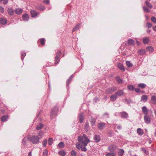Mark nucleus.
I'll return each mask as SVG.
<instances>
[{
  "label": "nucleus",
  "instance_id": "obj_1",
  "mask_svg": "<svg viewBox=\"0 0 156 156\" xmlns=\"http://www.w3.org/2000/svg\"><path fill=\"white\" fill-rule=\"evenodd\" d=\"M78 140L80 143H77L76 144V147L78 149L81 148L82 151H86L87 150L86 146L90 140L84 134L83 136H79L78 138Z\"/></svg>",
  "mask_w": 156,
  "mask_h": 156
},
{
  "label": "nucleus",
  "instance_id": "obj_2",
  "mask_svg": "<svg viewBox=\"0 0 156 156\" xmlns=\"http://www.w3.org/2000/svg\"><path fill=\"white\" fill-rule=\"evenodd\" d=\"M40 139L38 136L35 135L32 136L29 138V140L33 144H37L39 142Z\"/></svg>",
  "mask_w": 156,
  "mask_h": 156
},
{
  "label": "nucleus",
  "instance_id": "obj_3",
  "mask_svg": "<svg viewBox=\"0 0 156 156\" xmlns=\"http://www.w3.org/2000/svg\"><path fill=\"white\" fill-rule=\"evenodd\" d=\"M58 111V108L56 106L55 107L52 109L50 114V117L51 119L56 115Z\"/></svg>",
  "mask_w": 156,
  "mask_h": 156
},
{
  "label": "nucleus",
  "instance_id": "obj_4",
  "mask_svg": "<svg viewBox=\"0 0 156 156\" xmlns=\"http://www.w3.org/2000/svg\"><path fill=\"white\" fill-rule=\"evenodd\" d=\"M117 147V146L115 145L111 144L108 147V151L110 152H115Z\"/></svg>",
  "mask_w": 156,
  "mask_h": 156
},
{
  "label": "nucleus",
  "instance_id": "obj_5",
  "mask_svg": "<svg viewBox=\"0 0 156 156\" xmlns=\"http://www.w3.org/2000/svg\"><path fill=\"white\" fill-rule=\"evenodd\" d=\"M117 89L116 87H113L107 89L106 91V93L107 94L112 93L114 92Z\"/></svg>",
  "mask_w": 156,
  "mask_h": 156
},
{
  "label": "nucleus",
  "instance_id": "obj_6",
  "mask_svg": "<svg viewBox=\"0 0 156 156\" xmlns=\"http://www.w3.org/2000/svg\"><path fill=\"white\" fill-rule=\"evenodd\" d=\"M105 123L103 122H100L98 124V129L99 130H102L105 128Z\"/></svg>",
  "mask_w": 156,
  "mask_h": 156
},
{
  "label": "nucleus",
  "instance_id": "obj_7",
  "mask_svg": "<svg viewBox=\"0 0 156 156\" xmlns=\"http://www.w3.org/2000/svg\"><path fill=\"white\" fill-rule=\"evenodd\" d=\"M144 119L145 122L147 124H149L151 122V118L147 115H144Z\"/></svg>",
  "mask_w": 156,
  "mask_h": 156
},
{
  "label": "nucleus",
  "instance_id": "obj_8",
  "mask_svg": "<svg viewBox=\"0 0 156 156\" xmlns=\"http://www.w3.org/2000/svg\"><path fill=\"white\" fill-rule=\"evenodd\" d=\"M94 139L95 142L97 143L99 142L101 140L100 136L99 135H95L94 137Z\"/></svg>",
  "mask_w": 156,
  "mask_h": 156
},
{
  "label": "nucleus",
  "instance_id": "obj_9",
  "mask_svg": "<svg viewBox=\"0 0 156 156\" xmlns=\"http://www.w3.org/2000/svg\"><path fill=\"white\" fill-rule=\"evenodd\" d=\"M23 10L20 8L16 9L14 11L17 14L19 15L21 14L23 12Z\"/></svg>",
  "mask_w": 156,
  "mask_h": 156
},
{
  "label": "nucleus",
  "instance_id": "obj_10",
  "mask_svg": "<svg viewBox=\"0 0 156 156\" xmlns=\"http://www.w3.org/2000/svg\"><path fill=\"white\" fill-rule=\"evenodd\" d=\"M79 119L80 122V123H82L83 122L84 116L83 113H80L79 115Z\"/></svg>",
  "mask_w": 156,
  "mask_h": 156
},
{
  "label": "nucleus",
  "instance_id": "obj_11",
  "mask_svg": "<svg viewBox=\"0 0 156 156\" xmlns=\"http://www.w3.org/2000/svg\"><path fill=\"white\" fill-rule=\"evenodd\" d=\"M30 13L32 17H36L38 15L37 12L34 10H31L30 11Z\"/></svg>",
  "mask_w": 156,
  "mask_h": 156
},
{
  "label": "nucleus",
  "instance_id": "obj_12",
  "mask_svg": "<svg viewBox=\"0 0 156 156\" xmlns=\"http://www.w3.org/2000/svg\"><path fill=\"white\" fill-rule=\"evenodd\" d=\"M143 113L145 115H147L148 113V110L145 106L143 107L142 108Z\"/></svg>",
  "mask_w": 156,
  "mask_h": 156
},
{
  "label": "nucleus",
  "instance_id": "obj_13",
  "mask_svg": "<svg viewBox=\"0 0 156 156\" xmlns=\"http://www.w3.org/2000/svg\"><path fill=\"white\" fill-rule=\"evenodd\" d=\"M7 11L8 14L11 15H13L14 13V10L11 8H9L8 9Z\"/></svg>",
  "mask_w": 156,
  "mask_h": 156
},
{
  "label": "nucleus",
  "instance_id": "obj_14",
  "mask_svg": "<svg viewBox=\"0 0 156 156\" xmlns=\"http://www.w3.org/2000/svg\"><path fill=\"white\" fill-rule=\"evenodd\" d=\"M124 93V92L122 90H119L115 93L117 97L122 96L123 94Z\"/></svg>",
  "mask_w": 156,
  "mask_h": 156
},
{
  "label": "nucleus",
  "instance_id": "obj_15",
  "mask_svg": "<svg viewBox=\"0 0 156 156\" xmlns=\"http://www.w3.org/2000/svg\"><path fill=\"white\" fill-rule=\"evenodd\" d=\"M117 97L115 94V93L114 94L112 95L110 97V100L111 101H115L117 98Z\"/></svg>",
  "mask_w": 156,
  "mask_h": 156
},
{
  "label": "nucleus",
  "instance_id": "obj_16",
  "mask_svg": "<svg viewBox=\"0 0 156 156\" xmlns=\"http://www.w3.org/2000/svg\"><path fill=\"white\" fill-rule=\"evenodd\" d=\"M145 53V51L144 49H139L138 51V54L140 55H144Z\"/></svg>",
  "mask_w": 156,
  "mask_h": 156
},
{
  "label": "nucleus",
  "instance_id": "obj_17",
  "mask_svg": "<svg viewBox=\"0 0 156 156\" xmlns=\"http://www.w3.org/2000/svg\"><path fill=\"white\" fill-rule=\"evenodd\" d=\"M151 101L153 104H156V96L154 95L152 96Z\"/></svg>",
  "mask_w": 156,
  "mask_h": 156
},
{
  "label": "nucleus",
  "instance_id": "obj_18",
  "mask_svg": "<svg viewBox=\"0 0 156 156\" xmlns=\"http://www.w3.org/2000/svg\"><path fill=\"white\" fill-rule=\"evenodd\" d=\"M147 99V96L146 95H143L141 97V101L144 102H146Z\"/></svg>",
  "mask_w": 156,
  "mask_h": 156
},
{
  "label": "nucleus",
  "instance_id": "obj_19",
  "mask_svg": "<svg viewBox=\"0 0 156 156\" xmlns=\"http://www.w3.org/2000/svg\"><path fill=\"white\" fill-rule=\"evenodd\" d=\"M90 122L92 126H94L96 122V120L94 118L91 117L90 119Z\"/></svg>",
  "mask_w": 156,
  "mask_h": 156
},
{
  "label": "nucleus",
  "instance_id": "obj_20",
  "mask_svg": "<svg viewBox=\"0 0 156 156\" xmlns=\"http://www.w3.org/2000/svg\"><path fill=\"white\" fill-rule=\"evenodd\" d=\"M117 66L120 70H122L123 71H125V69L122 64H118L117 65Z\"/></svg>",
  "mask_w": 156,
  "mask_h": 156
},
{
  "label": "nucleus",
  "instance_id": "obj_21",
  "mask_svg": "<svg viewBox=\"0 0 156 156\" xmlns=\"http://www.w3.org/2000/svg\"><path fill=\"white\" fill-rule=\"evenodd\" d=\"M137 131L138 134L140 135H143L144 133L143 130L140 128L137 129Z\"/></svg>",
  "mask_w": 156,
  "mask_h": 156
},
{
  "label": "nucleus",
  "instance_id": "obj_22",
  "mask_svg": "<svg viewBox=\"0 0 156 156\" xmlns=\"http://www.w3.org/2000/svg\"><path fill=\"white\" fill-rule=\"evenodd\" d=\"M23 18L24 20L27 21L29 19V16L27 14H25L23 15Z\"/></svg>",
  "mask_w": 156,
  "mask_h": 156
},
{
  "label": "nucleus",
  "instance_id": "obj_23",
  "mask_svg": "<svg viewBox=\"0 0 156 156\" xmlns=\"http://www.w3.org/2000/svg\"><path fill=\"white\" fill-rule=\"evenodd\" d=\"M121 115L122 117L125 118H126L128 117V114L126 112H123L121 113Z\"/></svg>",
  "mask_w": 156,
  "mask_h": 156
},
{
  "label": "nucleus",
  "instance_id": "obj_24",
  "mask_svg": "<svg viewBox=\"0 0 156 156\" xmlns=\"http://www.w3.org/2000/svg\"><path fill=\"white\" fill-rule=\"evenodd\" d=\"M73 77V75H71L70 76L69 79L66 81V86L67 87H68L69 86V84L70 82H71V81Z\"/></svg>",
  "mask_w": 156,
  "mask_h": 156
},
{
  "label": "nucleus",
  "instance_id": "obj_25",
  "mask_svg": "<svg viewBox=\"0 0 156 156\" xmlns=\"http://www.w3.org/2000/svg\"><path fill=\"white\" fill-rule=\"evenodd\" d=\"M124 151L122 149H120L118 152V155L119 156H122L124 153Z\"/></svg>",
  "mask_w": 156,
  "mask_h": 156
},
{
  "label": "nucleus",
  "instance_id": "obj_26",
  "mask_svg": "<svg viewBox=\"0 0 156 156\" xmlns=\"http://www.w3.org/2000/svg\"><path fill=\"white\" fill-rule=\"evenodd\" d=\"M8 116L7 115H5L3 116L1 118V120L3 122H5L7 120Z\"/></svg>",
  "mask_w": 156,
  "mask_h": 156
},
{
  "label": "nucleus",
  "instance_id": "obj_27",
  "mask_svg": "<svg viewBox=\"0 0 156 156\" xmlns=\"http://www.w3.org/2000/svg\"><path fill=\"white\" fill-rule=\"evenodd\" d=\"M7 21L6 20L3 18H0V23L2 24H4L6 23Z\"/></svg>",
  "mask_w": 156,
  "mask_h": 156
},
{
  "label": "nucleus",
  "instance_id": "obj_28",
  "mask_svg": "<svg viewBox=\"0 0 156 156\" xmlns=\"http://www.w3.org/2000/svg\"><path fill=\"white\" fill-rule=\"evenodd\" d=\"M116 153L115 152H109L105 155V156H115Z\"/></svg>",
  "mask_w": 156,
  "mask_h": 156
},
{
  "label": "nucleus",
  "instance_id": "obj_29",
  "mask_svg": "<svg viewBox=\"0 0 156 156\" xmlns=\"http://www.w3.org/2000/svg\"><path fill=\"white\" fill-rule=\"evenodd\" d=\"M143 41L144 44H147L149 43V40L147 37L144 38L143 39Z\"/></svg>",
  "mask_w": 156,
  "mask_h": 156
},
{
  "label": "nucleus",
  "instance_id": "obj_30",
  "mask_svg": "<svg viewBox=\"0 0 156 156\" xmlns=\"http://www.w3.org/2000/svg\"><path fill=\"white\" fill-rule=\"evenodd\" d=\"M80 24H78L76 25L75 27L73 28V31H76L78 30L79 28L80 27Z\"/></svg>",
  "mask_w": 156,
  "mask_h": 156
},
{
  "label": "nucleus",
  "instance_id": "obj_31",
  "mask_svg": "<svg viewBox=\"0 0 156 156\" xmlns=\"http://www.w3.org/2000/svg\"><path fill=\"white\" fill-rule=\"evenodd\" d=\"M128 43L129 45H134V41L132 39H129L128 41Z\"/></svg>",
  "mask_w": 156,
  "mask_h": 156
},
{
  "label": "nucleus",
  "instance_id": "obj_32",
  "mask_svg": "<svg viewBox=\"0 0 156 156\" xmlns=\"http://www.w3.org/2000/svg\"><path fill=\"white\" fill-rule=\"evenodd\" d=\"M146 86V84L144 83H140L138 84V86L141 88H144Z\"/></svg>",
  "mask_w": 156,
  "mask_h": 156
},
{
  "label": "nucleus",
  "instance_id": "obj_33",
  "mask_svg": "<svg viewBox=\"0 0 156 156\" xmlns=\"http://www.w3.org/2000/svg\"><path fill=\"white\" fill-rule=\"evenodd\" d=\"M115 79L119 83H121L122 82V80L120 78L119 76L116 77Z\"/></svg>",
  "mask_w": 156,
  "mask_h": 156
},
{
  "label": "nucleus",
  "instance_id": "obj_34",
  "mask_svg": "<svg viewBox=\"0 0 156 156\" xmlns=\"http://www.w3.org/2000/svg\"><path fill=\"white\" fill-rule=\"evenodd\" d=\"M43 136V132L42 131H40L39 132L38 136H38L39 137V138L40 139H41V138Z\"/></svg>",
  "mask_w": 156,
  "mask_h": 156
},
{
  "label": "nucleus",
  "instance_id": "obj_35",
  "mask_svg": "<svg viewBox=\"0 0 156 156\" xmlns=\"http://www.w3.org/2000/svg\"><path fill=\"white\" fill-rule=\"evenodd\" d=\"M43 125L41 123H40L39 125H37L36 127V129L37 130H39L43 127Z\"/></svg>",
  "mask_w": 156,
  "mask_h": 156
},
{
  "label": "nucleus",
  "instance_id": "obj_36",
  "mask_svg": "<svg viewBox=\"0 0 156 156\" xmlns=\"http://www.w3.org/2000/svg\"><path fill=\"white\" fill-rule=\"evenodd\" d=\"M145 3L147 7L151 9L152 8V5L149 2L147 1H146Z\"/></svg>",
  "mask_w": 156,
  "mask_h": 156
},
{
  "label": "nucleus",
  "instance_id": "obj_37",
  "mask_svg": "<svg viewBox=\"0 0 156 156\" xmlns=\"http://www.w3.org/2000/svg\"><path fill=\"white\" fill-rule=\"evenodd\" d=\"M146 49L147 51H149L152 52L153 50V48L152 47L148 46L147 47Z\"/></svg>",
  "mask_w": 156,
  "mask_h": 156
},
{
  "label": "nucleus",
  "instance_id": "obj_38",
  "mask_svg": "<svg viewBox=\"0 0 156 156\" xmlns=\"http://www.w3.org/2000/svg\"><path fill=\"white\" fill-rule=\"evenodd\" d=\"M59 154L61 156H64L66 154L64 150L60 151L58 152Z\"/></svg>",
  "mask_w": 156,
  "mask_h": 156
},
{
  "label": "nucleus",
  "instance_id": "obj_39",
  "mask_svg": "<svg viewBox=\"0 0 156 156\" xmlns=\"http://www.w3.org/2000/svg\"><path fill=\"white\" fill-rule=\"evenodd\" d=\"M58 146L59 147L62 148L64 147V144L63 142H61L58 144Z\"/></svg>",
  "mask_w": 156,
  "mask_h": 156
},
{
  "label": "nucleus",
  "instance_id": "obj_40",
  "mask_svg": "<svg viewBox=\"0 0 156 156\" xmlns=\"http://www.w3.org/2000/svg\"><path fill=\"white\" fill-rule=\"evenodd\" d=\"M126 65L129 67H130L133 66V65L132 63L129 61H127L126 62Z\"/></svg>",
  "mask_w": 156,
  "mask_h": 156
},
{
  "label": "nucleus",
  "instance_id": "obj_41",
  "mask_svg": "<svg viewBox=\"0 0 156 156\" xmlns=\"http://www.w3.org/2000/svg\"><path fill=\"white\" fill-rule=\"evenodd\" d=\"M127 88L128 89L130 90H134L133 86L131 85L128 86Z\"/></svg>",
  "mask_w": 156,
  "mask_h": 156
},
{
  "label": "nucleus",
  "instance_id": "obj_42",
  "mask_svg": "<svg viewBox=\"0 0 156 156\" xmlns=\"http://www.w3.org/2000/svg\"><path fill=\"white\" fill-rule=\"evenodd\" d=\"M53 139L52 138H50L48 140V144L51 145L53 143Z\"/></svg>",
  "mask_w": 156,
  "mask_h": 156
},
{
  "label": "nucleus",
  "instance_id": "obj_43",
  "mask_svg": "<svg viewBox=\"0 0 156 156\" xmlns=\"http://www.w3.org/2000/svg\"><path fill=\"white\" fill-rule=\"evenodd\" d=\"M58 58V56H55V64H58L59 61V59Z\"/></svg>",
  "mask_w": 156,
  "mask_h": 156
},
{
  "label": "nucleus",
  "instance_id": "obj_44",
  "mask_svg": "<svg viewBox=\"0 0 156 156\" xmlns=\"http://www.w3.org/2000/svg\"><path fill=\"white\" fill-rule=\"evenodd\" d=\"M61 52L60 50H58L56 53V56H58V58H59L61 56Z\"/></svg>",
  "mask_w": 156,
  "mask_h": 156
},
{
  "label": "nucleus",
  "instance_id": "obj_45",
  "mask_svg": "<svg viewBox=\"0 0 156 156\" xmlns=\"http://www.w3.org/2000/svg\"><path fill=\"white\" fill-rule=\"evenodd\" d=\"M47 143V140L46 139H45L42 142V144L43 146L44 147H45Z\"/></svg>",
  "mask_w": 156,
  "mask_h": 156
},
{
  "label": "nucleus",
  "instance_id": "obj_46",
  "mask_svg": "<svg viewBox=\"0 0 156 156\" xmlns=\"http://www.w3.org/2000/svg\"><path fill=\"white\" fill-rule=\"evenodd\" d=\"M43 154L44 156H48V151L47 150H45L43 152Z\"/></svg>",
  "mask_w": 156,
  "mask_h": 156
},
{
  "label": "nucleus",
  "instance_id": "obj_47",
  "mask_svg": "<svg viewBox=\"0 0 156 156\" xmlns=\"http://www.w3.org/2000/svg\"><path fill=\"white\" fill-rule=\"evenodd\" d=\"M71 155L72 156H76V152L74 151H72L71 152Z\"/></svg>",
  "mask_w": 156,
  "mask_h": 156
},
{
  "label": "nucleus",
  "instance_id": "obj_48",
  "mask_svg": "<svg viewBox=\"0 0 156 156\" xmlns=\"http://www.w3.org/2000/svg\"><path fill=\"white\" fill-rule=\"evenodd\" d=\"M143 9L144 11L146 12H149V9L147 8L146 7H143Z\"/></svg>",
  "mask_w": 156,
  "mask_h": 156
},
{
  "label": "nucleus",
  "instance_id": "obj_49",
  "mask_svg": "<svg viewBox=\"0 0 156 156\" xmlns=\"http://www.w3.org/2000/svg\"><path fill=\"white\" fill-rule=\"evenodd\" d=\"M45 40L44 38H42L40 40V42L42 44H44L45 43Z\"/></svg>",
  "mask_w": 156,
  "mask_h": 156
},
{
  "label": "nucleus",
  "instance_id": "obj_50",
  "mask_svg": "<svg viewBox=\"0 0 156 156\" xmlns=\"http://www.w3.org/2000/svg\"><path fill=\"white\" fill-rule=\"evenodd\" d=\"M151 21L154 23H156V18L154 17H152L151 18Z\"/></svg>",
  "mask_w": 156,
  "mask_h": 156
},
{
  "label": "nucleus",
  "instance_id": "obj_51",
  "mask_svg": "<svg viewBox=\"0 0 156 156\" xmlns=\"http://www.w3.org/2000/svg\"><path fill=\"white\" fill-rule=\"evenodd\" d=\"M142 151L144 152V153L147 154H148V151H147V150L144 148H142Z\"/></svg>",
  "mask_w": 156,
  "mask_h": 156
},
{
  "label": "nucleus",
  "instance_id": "obj_52",
  "mask_svg": "<svg viewBox=\"0 0 156 156\" xmlns=\"http://www.w3.org/2000/svg\"><path fill=\"white\" fill-rule=\"evenodd\" d=\"M4 12V8L2 6H0V12L3 13Z\"/></svg>",
  "mask_w": 156,
  "mask_h": 156
},
{
  "label": "nucleus",
  "instance_id": "obj_53",
  "mask_svg": "<svg viewBox=\"0 0 156 156\" xmlns=\"http://www.w3.org/2000/svg\"><path fill=\"white\" fill-rule=\"evenodd\" d=\"M146 26L148 28H150L152 27V24L150 23H148L146 24Z\"/></svg>",
  "mask_w": 156,
  "mask_h": 156
},
{
  "label": "nucleus",
  "instance_id": "obj_54",
  "mask_svg": "<svg viewBox=\"0 0 156 156\" xmlns=\"http://www.w3.org/2000/svg\"><path fill=\"white\" fill-rule=\"evenodd\" d=\"M26 53L25 52H23L22 53V56H23V57H21V59L22 60H23L24 57L26 56Z\"/></svg>",
  "mask_w": 156,
  "mask_h": 156
},
{
  "label": "nucleus",
  "instance_id": "obj_55",
  "mask_svg": "<svg viewBox=\"0 0 156 156\" xmlns=\"http://www.w3.org/2000/svg\"><path fill=\"white\" fill-rule=\"evenodd\" d=\"M2 3L4 4H6L8 2V0H2Z\"/></svg>",
  "mask_w": 156,
  "mask_h": 156
},
{
  "label": "nucleus",
  "instance_id": "obj_56",
  "mask_svg": "<svg viewBox=\"0 0 156 156\" xmlns=\"http://www.w3.org/2000/svg\"><path fill=\"white\" fill-rule=\"evenodd\" d=\"M44 2L46 4H48L49 3V0H44Z\"/></svg>",
  "mask_w": 156,
  "mask_h": 156
},
{
  "label": "nucleus",
  "instance_id": "obj_57",
  "mask_svg": "<svg viewBox=\"0 0 156 156\" xmlns=\"http://www.w3.org/2000/svg\"><path fill=\"white\" fill-rule=\"evenodd\" d=\"M135 91L136 92H140V90L139 88H137L135 89Z\"/></svg>",
  "mask_w": 156,
  "mask_h": 156
},
{
  "label": "nucleus",
  "instance_id": "obj_58",
  "mask_svg": "<svg viewBox=\"0 0 156 156\" xmlns=\"http://www.w3.org/2000/svg\"><path fill=\"white\" fill-rule=\"evenodd\" d=\"M116 127H117V128L119 129H120L121 128V126L120 125L117 126H116Z\"/></svg>",
  "mask_w": 156,
  "mask_h": 156
},
{
  "label": "nucleus",
  "instance_id": "obj_59",
  "mask_svg": "<svg viewBox=\"0 0 156 156\" xmlns=\"http://www.w3.org/2000/svg\"><path fill=\"white\" fill-rule=\"evenodd\" d=\"M40 9L41 10H44V7H43V6H41L40 8Z\"/></svg>",
  "mask_w": 156,
  "mask_h": 156
},
{
  "label": "nucleus",
  "instance_id": "obj_60",
  "mask_svg": "<svg viewBox=\"0 0 156 156\" xmlns=\"http://www.w3.org/2000/svg\"><path fill=\"white\" fill-rule=\"evenodd\" d=\"M32 156V153L30 151L29 152L28 155L27 156Z\"/></svg>",
  "mask_w": 156,
  "mask_h": 156
},
{
  "label": "nucleus",
  "instance_id": "obj_61",
  "mask_svg": "<svg viewBox=\"0 0 156 156\" xmlns=\"http://www.w3.org/2000/svg\"><path fill=\"white\" fill-rule=\"evenodd\" d=\"M153 29L154 30V31H156V26H154L153 28Z\"/></svg>",
  "mask_w": 156,
  "mask_h": 156
},
{
  "label": "nucleus",
  "instance_id": "obj_62",
  "mask_svg": "<svg viewBox=\"0 0 156 156\" xmlns=\"http://www.w3.org/2000/svg\"><path fill=\"white\" fill-rule=\"evenodd\" d=\"M154 113L155 115L156 116V109H154Z\"/></svg>",
  "mask_w": 156,
  "mask_h": 156
},
{
  "label": "nucleus",
  "instance_id": "obj_63",
  "mask_svg": "<svg viewBox=\"0 0 156 156\" xmlns=\"http://www.w3.org/2000/svg\"><path fill=\"white\" fill-rule=\"evenodd\" d=\"M107 98V97L106 96H105V97L104 98V100H106Z\"/></svg>",
  "mask_w": 156,
  "mask_h": 156
},
{
  "label": "nucleus",
  "instance_id": "obj_64",
  "mask_svg": "<svg viewBox=\"0 0 156 156\" xmlns=\"http://www.w3.org/2000/svg\"><path fill=\"white\" fill-rule=\"evenodd\" d=\"M105 115H107V117H108V113H105V114H104Z\"/></svg>",
  "mask_w": 156,
  "mask_h": 156
}]
</instances>
